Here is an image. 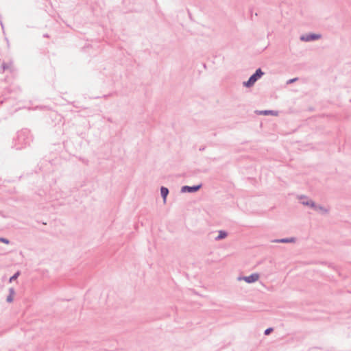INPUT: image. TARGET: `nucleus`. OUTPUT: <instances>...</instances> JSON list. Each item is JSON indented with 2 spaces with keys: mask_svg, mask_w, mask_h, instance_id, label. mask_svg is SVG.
<instances>
[{
  "mask_svg": "<svg viewBox=\"0 0 351 351\" xmlns=\"http://www.w3.org/2000/svg\"><path fill=\"white\" fill-rule=\"evenodd\" d=\"M263 74V73L260 69L256 70V73L250 77L248 81L244 82V86L247 87L252 86L255 82L262 76Z\"/></svg>",
  "mask_w": 351,
  "mask_h": 351,
  "instance_id": "1",
  "label": "nucleus"
},
{
  "mask_svg": "<svg viewBox=\"0 0 351 351\" xmlns=\"http://www.w3.org/2000/svg\"><path fill=\"white\" fill-rule=\"evenodd\" d=\"M169 194V189L167 187L162 186L160 188V195L162 197L163 203L166 204L167 197Z\"/></svg>",
  "mask_w": 351,
  "mask_h": 351,
  "instance_id": "6",
  "label": "nucleus"
},
{
  "mask_svg": "<svg viewBox=\"0 0 351 351\" xmlns=\"http://www.w3.org/2000/svg\"><path fill=\"white\" fill-rule=\"evenodd\" d=\"M320 37H321V36L319 34H310V35H306V36H302L301 37V40H304V41H310V40L319 39Z\"/></svg>",
  "mask_w": 351,
  "mask_h": 351,
  "instance_id": "4",
  "label": "nucleus"
},
{
  "mask_svg": "<svg viewBox=\"0 0 351 351\" xmlns=\"http://www.w3.org/2000/svg\"><path fill=\"white\" fill-rule=\"evenodd\" d=\"M260 114H265V115H267V114H274L273 112L272 111H261L259 112Z\"/></svg>",
  "mask_w": 351,
  "mask_h": 351,
  "instance_id": "8",
  "label": "nucleus"
},
{
  "mask_svg": "<svg viewBox=\"0 0 351 351\" xmlns=\"http://www.w3.org/2000/svg\"><path fill=\"white\" fill-rule=\"evenodd\" d=\"M273 330V329L271 328H267V330H265V334L266 335H268L269 334H270V332Z\"/></svg>",
  "mask_w": 351,
  "mask_h": 351,
  "instance_id": "10",
  "label": "nucleus"
},
{
  "mask_svg": "<svg viewBox=\"0 0 351 351\" xmlns=\"http://www.w3.org/2000/svg\"><path fill=\"white\" fill-rule=\"evenodd\" d=\"M9 294L6 297V302L8 303H12L14 300L15 291L14 288H10L8 289Z\"/></svg>",
  "mask_w": 351,
  "mask_h": 351,
  "instance_id": "5",
  "label": "nucleus"
},
{
  "mask_svg": "<svg viewBox=\"0 0 351 351\" xmlns=\"http://www.w3.org/2000/svg\"><path fill=\"white\" fill-rule=\"evenodd\" d=\"M281 242H284V243H286V242H291V241H293V239H290V240H288V239H282L280 241Z\"/></svg>",
  "mask_w": 351,
  "mask_h": 351,
  "instance_id": "12",
  "label": "nucleus"
},
{
  "mask_svg": "<svg viewBox=\"0 0 351 351\" xmlns=\"http://www.w3.org/2000/svg\"><path fill=\"white\" fill-rule=\"evenodd\" d=\"M294 81H295V80H290V82H294Z\"/></svg>",
  "mask_w": 351,
  "mask_h": 351,
  "instance_id": "13",
  "label": "nucleus"
},
{
  "mask_svg": "<svg viewBox=\"0 0 351 351\" xmlns=\"http://www.w3.org/2000/svg\"><path fill=\"white\" fill-rule=\"evenodd\" d=\"M0 241H1L2 242H3L5 244H8L9 243V241L8 239H6L1 238V239H0Z\"/></svg>",
  "mask_w": 351,
  "mask_h": 351,
  "instance_id": "11",
  "label": "nucleus"
},
{
  "mask_svg": "<svg viewBox=\"0 0 351 351\" xmlns=\"http://www.w3.org/2000/svg\"><path fill=\"white\" fill-rule=\"evenodd\" d=\"M19 274H14V276H12L10 278V282H12V280H15L17 278V276H18Z\"/></svg>",
  "mask_w": 351,
  "mask_h": 351,
  "instance_id": "9",
  "label": "nucleus"
},
{
  "mask_svg": "<svg viewBox=\"0 0 351 351\" xmlns=\"http://www.w3.org/2000/svg\"><path fill=\"white\" fill-rule=\"evenodd\" d=\"M200 188H201L200 184L195 186H193V187L185 186L182 188L181 191L183 193H185V192L193 193V192L198 191Z\"/></svg>",
  "mask_w": 351,
  "mask_h": 351,
  "instance_id": "3",
  "label": "nucleus"
},
{
  "mask_svg": "<svg viewBox=\"0 0 351 351\" xmlns=\"http://www.w3.org/2000/svg\"><path fill=\"white\" fill-rule=\"evenodd\" d=\"M226 236H227V234L225 232L220 231L217 239H221L226 237Z\"/></svg>",
  "mask_w": 351,
  "mask_h": 351,
  "instance_id": "7",
  "label": "nucleus"
},
{
  "mask_svg": "<svg viewBox=\"0 0 351 351\" xmlns=\"http://www.w3.org/2000/svg\"><path fill=\"white\" fill-rule=\"evenodd\" d=\"M259 278V275L258 274H252V275L246 277H243V278H239V280H243L247 283H252L256 282Z\"/></svg>",
  "mask_w": 351,
  "mask_h": 351,
  "instance_id": "2",
  "label": "nucleus"
}]
</instances>
